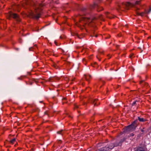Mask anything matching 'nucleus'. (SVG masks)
<instances>
[{"mask_svg": "<svg viewBox=\"0 0 151 151\" xmlns=\"http://www.w3.org/2000/svg\"><path fill=\"white\" fill-rule=\"evenodd\" d=\"M24 3L26 5H30L33 7L35 14L31 13V14L33 18L37 19L40 17V13L42 9V8L45 6L44 4L42 3H35L32 0H27Z\"/></svg>", "mask_w": 151, "mask_h": 151, "instance_id": "obj_1", "label": "nucleus"}, {"mask_svg": "<svg viewBox=\"0 0 151 151\" xmlns=\"http://www.w3.org/2000/svg\"><path fill=\"white\" fill-rule=\"evenodd\" d=\"M76 18L77 19L78 18V19H79V22L80 23V25L83 26H84V24L83 23L84 22L85 23L89 22V24L91 22H93V20L98 19H99L101 20L104 21L101 15L99 16L96 15L91 19L90 18H85L83 17H81V15H79Z\"/></svg>", "mask_w": 151, "mask_h": 151, "instance_id": "obj_2", "label": "nucleus"}, {"mask_svg": "<svg viewBox=\"0 0 151 151\" xmlns=\"http://www.w3.org/2000/svg\"><path fill=\"white\" fill-rule=\"evenodd\" d=\"M140 1H137L134 4L129 2L122 3L121 4L118 5L117 10L119 11H124V9L128 10L129 7H134L136 4H139Z\"/></svg>", "mask_w": 151, "mask_h": 151, "instance_id": "obj_3", "label": "nucleus"}, {"mask_svg": "<svg viewBox=\"0 0 151 151\" xmlns=\"http://www.w3.org/2000/svg\"><path fill=\"white\" fill-rule=\"evenodd\" d=\"M139 124L138 121L135 120L132 124L126 127L123 132L121 133V134H122L123 133L129 132L134 130Z\"/></svg>", "mask_w": 151, "mask_h": 151, "instance_id": "obj_4", "label": "nucleus"}, {"mask_svg": "<svg viewBox=\"0 0 151 151\" xmlns=\"http://www.w3.org/2000/svg\"><path fill=\"white\" fill-rule=\"evenodd\" d=\"M6 17L8 18H9L10 17L13 18L18 22L21 21L19 15L17 14L11 12H9L7 14Z\"/></svg>", "mask_w": 151, "mask_h": 151, "instance_id": "obj_5", "label": "nucleus"}, {"mask_svg": "<svg viewBox=\"0 0 151 151\" xmlns=\"http://www.w3.org/2000/svg\"><path fill=\"white\" fill-rule=\"evenodd\" d=\"M94 8H96L97 11L99 12L103 10V8L100 7L97 4L94 3L92 5H91L90 6V9H92Z\"/></svg>", "mask_w": 151, "mask_h": 151, "instance_id": "obj_6", "label": "nucleus"}, {"mask_svg": "<svg viewBox=\"0 0 151 151\" xmlns=\"http://www.w3.org/2000/svg\"><path fill=\"white\" fill-rule=\"evenodd\" d=\"M98 101V99H93L91 98H90L88 99V102L89 103H92L94 104V106H98V105L99 104V103L97 104V101Z\"/></svg>", "mask_w": 151, "mask_h": 151, "instance_id": "obj_7", "label": "nucleus"}, {"mask_svg": "<svg viewBox=\"0 0 151 151\" xmlns=\"http://www.w3.org/2000/svg\"><path fill=\"white\" fill-rule=\"evenodd\" d=\"M147 150L146 146L144 145L137 147L135 151H147Z\"/></svg>", "mask_w": 151, "mask_h": 151, "instance_id": "obj_8", "label": "nucleus"}, {"mask_svg": "<svg viewBox=\"0 0 151 151\" xmlns=\"http://www.w3.org/2000/svg\"><path fill=\"white\" fill-rule=\"evenodd\" d=\"M116 142L114 143H110L107 145L106 146L107 147L108 149V148L109 150H111L113 149L114 147H116Z\"/></svg>", "mask_w": 151, "mask_h": 151, "instance_id": "obj_9", "label": "nucleus"}, {"mask_svg": "<svg viewBox=\"0 0 151 151\" xmlns=\"http://www.w3.org/2000/svg\"><path fill=\"white\" fill-rule=\"evenodd\" d=\"M125 140L126 138L124 137L122 139H121L119 142H115L116 144V147H117L119 146H121L122 142L124 141Z\"/></svg>", "mask_w": 151, "mask_h": 151, "instance_id": "obj_10", "label": "nucleus"}, {"mask_svg": "<svg viewBox=\"0 0 151 151\" xmlns=\"http://www.w3.org/2000/svg\"><path fill=\"white\" fill-rule=\"evenodd\" d=\"M137 15L140 16L141 17H143L144 16H145L146 17H148L146 15V14L145 11L144 12H142L141 13H139L138 12H137Z\"/></svg>", "mask_w": 151, "mask_h": 151, "instance_id": "obj_11", "label": "nucleus"}, {"mask_svg": "<svg viewBox=\"0 0 151 151\" xmlns=\"http://www.w3.org/2000/svg\"><path fill=\"white\" fill-rule=\"evenodd\" d=\"M106 17L110 19H112V18H114V17L113 15H112L111 14L109 13L108 12H107L106 14Z\"/></svg>", "mask_w": 151, "mask_h": 151, "instance_id": "obj_12", "label": "nucleus"}, {"mask_svg": "<svg viewBox=\"0 0 151 151\" xmlns=\"http://www.w3.org/2000/svg\"><path fill=\"white\" fill-rule=\"evenodd\" d=\"M137 120L140 122H145L147 121V120L146 119L141 117H138Z\"/></svg>", "mask_w": 151, "mask_h": 151, "instance_id": "obj_13", "label": "nucleus"}, {"mask_svg": "<svg viewBox=\"0 0 151 151\" xmlns=\"http://www.w3.org/2000/svg\"><path fill=\"white\" fill-rule=\"evenodd\" d=\"M107 147L106 146V147L102 148L99 151H108L109 150V149H107Z\"/></svg>", "mask_w": 151, "mask_h": 151, "instance_id": "obj_14", "label": "nucleus"}, {"mask_svg": "<svg viewBox=\"0 0 151 151\" xmlns=\"http://www.w3.org/2000/svg\"><path fill=\"white\" fill-rule=\"evenodd\" d=\"M84 76L85 79L87 81H88L89 79L90 78H91V76L90 75H89L88 76H87L86 75H84Z\"/></svg>", "mask_w": 151, "mask_h": 151, "instance_id": "obj_15", "label": "nucleus"}, {"mask_svg": "<svg viewBox=\"0 0 151 151\" xmlns=\"http://www.w3.org/2000/svg\"><path fill=\"white\" fill-rule=\"evenodd\" d=\"M77 49H80L81 50V52H83V51H84L85 52L86 51V49H84L83 47H77Z\"/></svg>", "mask_w": 151, "mask_h": 151, "instance_id": "obj_16", "label": "nucleus"}, {"mask_svg": "<svg viewBox=\"0 0 151 151\" xmlns=\"http://www.w3.org/2000/svg\"><path fill=\"white\" fill-rule=\"evenodd\" d=\"M145 11L146 12V14H149L150 12V11H151V8L150 7V9L148 10H147L146 9H145Z\"/></svg>", "mask_w": 151, "mask_h": 151, "instance_id": "obj_17", "label": "nucleus"}, {"mask_svg": "<svg viewBox=\"0 0 151 151\" xmlns=\"http://www.w3.org/2000/svg\"><path fill=\"white\" fill-rule=\"evenodd\" d=\"M57 133L58 134L62 135L64 133V131L63 130H61L60 131L57 132Z\"/></svg>", "mask_w": 151, "mask_h": 151, "instance_id": "obj_18", "label": "nucleus"}, {"mask_svg": "<svg viewBox=\"0 0 151 151\" xmlns=\"http://www.w3.org/2000/svg\"><path fill=\"white\" fill-rule=\"evenodd\" d=\"M71 35L73 36H77V37H79V38H81L79 37L77 33H74V32L72 33H71Z\"/></svg>", "mask_w": 151, "mask_h": 151, "instance_id": "obj_19", "label": "nucleus"}, {"mask_svg": "<svg viewBox=\"0 0 151 151\" xmlns=\"http://www.w3.org/2000/svg\"><path fill=\"white\" fill-rule=\"evenodd\" d=\"M52 65L56 69H57L58 68V66L56 64L54 63H53Z\"/></svg>", "mask_w": 151, "mask_h": 151, "instance_id": "obj_20", "label": "nucleus"}, {"mask_svg": "<svg viewBox=\"0 0 151 151\" xmlns=\"http://www.w3.org/2000/svg\"><path fill=\"white\" fill-rule=\"evenodd\" d=\"M53 78H50L47 81L49 82H52L53 81Z\"/></svg>", "mask_w": 151, "mask_h": 151, "instance_id": "obj_21", "label": "nucleus"}, {"mask_svg": "<svg viewBox=\"0 0 151 151\" xmlns=\"http://www.w3.org/2000/svg\"><path fill=\"white\" fill-rule=\"evenodd\" d=\"M15 139H13L10 141V142L12 144H13L14 142L15 141Z\"/></svg>", "mask_w": 151, "mask_h": 151, "instance_id": "obj_22", "label": "nucleus"}, {"mask_svg": "<svg viewBox=\"0 0 151 151\" xmlns=\"http://www.w3.org/2000/svg\"><path fill=\"white\" fill-rule=\"evenodd\" d=\"M81 10L82 11L84 12L86 10V8L83 7L81 9Z\"/></svg>", "mask_w": 151, "mask_h": 151, "instance_id": "obj_23", "label": "nucleus"}, {"mask_svg": "<svg viewBox=\"0 0 151 151\" xmlns=\"http://www.w3.org/2000/svg\"><path fill=\"white\" fill-rule=\"evenodd\" d=\"M137 102V101H135L132 104V106L134 105H135L136 104V102Z\"/></svg>", "mask_w": 151, "mask_h": 151, "instance_id": "obj_24", "label": "nucleus"}, {"mask_svg": "<svg viewBox=\"0 0 151 151\" xmlns=\"http://www.w3.org/2000/svg\"><path fill=\"white\" fill-rule=\"evenodd\" d=\"M145 129L144 128H140V130L142 132H144L145 131L144 129Z\"/></svg>", "mask_w": 151, "mask_h": 151, "instance_id": "obj_25", "label": "nucleus"}, {"mask_svg": "<svg viewBox=\"0 0 151 151\" xmlns=\"http://www.w3.org/2000/svg\"><path fill=\"white\" fill-rule=\"evenodd\" d=\"M75 106V107H74V109H77L79 107H78V106L76 105H74Z\"/></svg>", "mask_w": 151, "mask_h": 151, "instance_id": "obj_26", "label": "nucleus"}, {"mask_svg": "<svg viewBox=\"0 0 151 151\" xmlns=\"http://www.w3.org/2000/svg\"><path fill=\"white\" fill-rule=\"evenodd\" d=\"M99 55H97L96 56V57L99 59V61H100V59L99 58Z\"/></svg>", "mask_w": 151, "mask_h": 151, "instance_id": "obj_27", "label": "nucleus"}, {"mask_svg": "<svg viewBox=\"0 0 151 151\" xmlns=\"http://www.w3.org/2000/svg\"><path fill=\"white\" fill-rule=\"evenodd\" d=\"M144 85L145 86H147L148 85V83L145 82H144Z\"/></svg>", "mask_w": 151, "mask_h": 151, "instance_id": "obj_28", "label": "nucleus"}, {"mask_svg": "<svg viewBox=\"0 0 151 151\" xmlns=\"http://www.w3.org/2000/svg\"><path fill=\"white\" fill-rule=\"evenodd\" d=\"M110 37V36L109 35H108V36L106 37H105V39H108Z\"/></svg>", "mask_w": 151, "mask_h": 151, "instance_id": "obj_29", "label": "nucleus"}, {"mask_svg": "<svg viewBox=\"0 0 151 151\" xmlns=\"http://www.w3.org/2000/svg\"><path fill=\"white\" fill-rule=\"evenodd\" d=\"M134 136V134L133 133H131L130 134V135L129 136H128L129 137H130V136Z\"/></svg>", "mask_w": 151, "mask_h": 151, "instance_id": "obj_30", "label": "nucleus"}, {"mask_svg": "<svg viewBox=\"0 0 151 151\" xmlns=\"http://www.w3.org/2000/svg\"><path fill=\"white\" fill-rule=\"evenodd\" d=\"M111 2V1L110 0H108L107 1H106V3H107V4H108L109 3H110Z\"/></svg>", "mask_w": 151, "mask_h": 151, "instance_id": "obj_31", "label": "nucleus"}, {"mask_svg": "<svg viewBox=\"0 0 151 151\" xmlns=\"http://www.w3.org/2000/svg\"><path fill=\"white\" fill-rule=\"evenodd\" d=\"M134 54H131L130 55V56H129V57L130 58H132V56Z\"/></svg>", "mask_w": 151, "mask_h": 151, "instance_id": "obj_32", "label": "nucleus"}, {"mask_svg": "<svg viewBox=\"0 0 151 151\" xmlns=\"http://www.w3.org/2000/svg\"><path fill=\"white\" fill-rule=\"evenodd\" d=\"M144 81H140L139 82L140 84H141Z\"/></svg>", "mask_w": 151, "mask_h": 151, "instance_id": "obj_33", "label": "nucleus"}, {"mask_svg": "<svg viewBox=\"0 0 151 151\" xmlns=\"http://www.w3.org/2000/svg\"><path fill=\"white\" fill-rule=\"evenodd\" d=\"M99 53H100V54H103V51H99Z\"/></svg>", "mask_w": 151, "mask_h": 151, "instance_id": "obj_34", "label": "nucleus"}, {"mask_svg": "<svg viewBox=\"0 0 151 151\" xmlns=\"http://www.w3.org/2000/svg\"><path fill=\"white\" fill-rule=\"evenodd\" d=\"M64 38V36H61L60 37V38L61 39H63Z\"/></svg>", "mask_w": 151, "mask_h": 151, "instance_id": "obj_35", "label": "nucleus"}, {"mask_svg": "<svg viewBox=\"0 0 151 151\" xmlns=\"http://www.w3.org/2000/svg\"><path fill=\"white\" fill-rule=\"evenodd\" d=\"M55 43L57 46L58 45L56 41L55 42Z\"/></svg>", "mask_w": 151, "mask_h": 151, "instance_id": "obj_36", "label": "nucleus"}, {"mask_svg": "<svg viewBox=\"0 0 151 151\" xmlns=\"http://www.w3.org/2000/svg\"><path fill=\"white\" fill-rule=\"evenodd\" d=\"M45 114H47V111L45 112Z\"/></svg>", "mask_w": 151, "mask_h": 151, "instance_id": "obj_37", "label": "nucleus"}, {"mask_svg": "<svg viewBox=\"0 0 151 151\" xmlns=\"http://www.w3.org/2000/svg\"><path fill=\"white\" fill-rule=\"evenodd\" d=\"M97 35H95V36L96 37H97Z\"/></svg>", "mask_w": 151, "mask_h": 151, "instance_id": "obj_38", "label": "nucleus"}, {"mask_svg": "<svg viewBox=\"0 0 151 151\" xmlns=\"http://www.w3.org/2000/svg\"><path fill=\"white\" fill-rule=\"evenodd\" d=\"M119 46V45H117L116 46V47H117V48H118V47Z\"/></svg>", "mask_w": 151, "mask_h": 151, "instance_id": "obj_39", "label": "nucleus"}, {"mask_svg": "<svg viewBox=\"0 0 151 151\" xmlns=\"http://www.w3.org/2000/svg\"><path fill=\"white\" fill-rule=\"evenodd\" d=\"M119 86H119V85H118V86H117V88H118Z\"/></svg>", "mask_w": 151, "mask_h": 151, "instance_id": "obj_40", "label": "nucleus"}, {"mask_svg": "<svg viewBox=\"0 0 151 151\" xmlns=\"http://www.w3.org/2000/svg\"><path fill=\"white\" fill-rule=\"evenodd\" d=\"M108 56H110L109 58H111V56H110V55H108Z\"/></svg>", "mask_w": 151, "mask_h": 151, "instance_id": "obj_41", "label": "nucleus"}, {"mask_svg": "<svg viewBox=\"0 0 151 151\" xmlns=\"http://www.w3.org/2000/svg\"><path fill=\"white\" fill-rule=\"evenodd\" d=\"M131 68H132V69H133V71H134V68H132V67Z\"/></svg>", "mask_w": 151, "mask_h": 151, "instance_id": "obj_42", "label": "nucleus"}, {"mask_svg": "<svg viewBox=\"0 0 151 151\" xmlns=\"http://www.w3.org/2000/svg\"><path fill=\"white\" fill-rule=\"evenodd\" d=\"M96 64H97L95 62V63H94V64H95V65H96Z\"/></svg>", "mask_w": 151, "mask_h": 151, "instance_id": "obj_43", "label": "nucleus"}, {"mask_svg": "<svg viewBox=\"0 0 151 151\" xmlns=\"http://www.w3.org/2000/svg\"><path fill=\"white\" fill-rule=\"evenodd\" d=\"M65 98H63V100H65Z\"/></svg>", "mask_w": 151, "mask_h": 151, "instance_id": "obj_44", "label": "nucleus"}, {"mask_svg": "<svg viewBox=\"0 0 151 151\" xmlns=\"http://www.w3.org/2000/svg\"><path fill=\"white\" fill-rule=\"evenodd\" d=\"M85 60V59L84 58H83V61H84V60Z\"/></svg>", "mask_w": 151, "mask_h": 151, "instance_id": "obj_45", "label": "nucleus"}, {"mask_svg": "<svg viewBox=\"0 0 151 151\" xmlns=\"http://www.w3.org/2000/svg\"><path fill=\"white\" fill-rule=\"evenodd\" d=\"M74 79H73L72 80V81H74Z\"/></svg>", "mask_w": 151, "mask_h": 151, "instance_id": "obj_46", "label": "nucleus"}, {"mask_svg": "<svg viewBox=\"0 0 151 151\" xmlns=\"http://www.w3.org/2000/svg\"><path fill=\"white\" fill-rule=\"evenodd\" d=\"M138 48L140 49H141L140 47H138Z\"/></svg>", "mask_w": 151, "mask_h": 151, "instance_id": "obj_47", "label": "nucleus"}, {"mask_svg": "<svg viewBox=\"0 0 151 151\" xmlns=\"http://www.w3.org/2000/svg\"><path fill=\"white\" fill-rule=\"evenodd\" d=\"M30 49H31V48H30L29 49V50H30Z\"/></svg>", "mask_w": 151, "mask_h": 151, "instance_id": "obj_48", "label": "nucleus"}, {"mask_svg": "<svg viewBox=\"0 0 151 151\" xmlns=\"http://www.w3.org/2000/svg\"><path fill=\"white\" fill-rule=\"evenodd\" d=\"M142 50L141 52H142Z\"/></svg>", "mask_w": 151, "mask_h": 151, "instance_id": "obj_49", "label": "nucleus"}, {"mask_svg": "<svg viewBox=\"0 0 151 151\" xmlns=\"http://www.w3.org/2000/svg\"><path fill=\"white\" fill-rule=\"evenodd\" d=\"M92 36V37H93V35H92V36Z\"/></svg>", "mask_w": 151, "mask_h": 151, "instance_id": "obj_50", "label": "nucleus"}]
</instances>
